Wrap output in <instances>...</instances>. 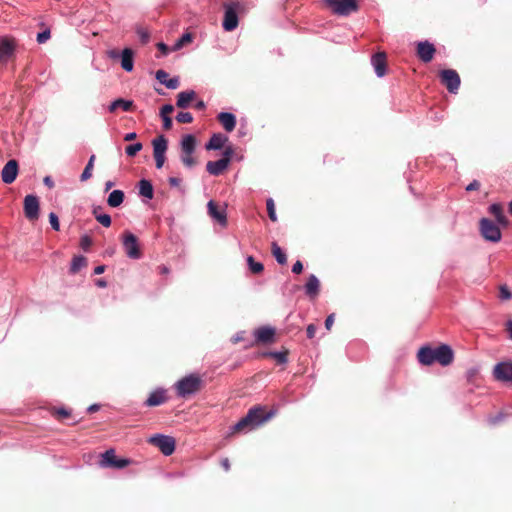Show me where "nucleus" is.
<instances>
[{"label": "nucleus", "instance_id": "f257e3e1", "mask_svg": "<svg viewBox=\"0 0 512 512\" xmlns=\"http://www.w3.org/2000/svg\"><path fill=\"white\" fill-rule=\"evenodd\" d=\"M271 416L272 412L264 414L261 407H253L249 409L245 417L233 425L232 430L237 432L251 431L269 420Z\"/></svg>", "mask_w": 512, "mask_h": 512}, {"label": "nucleus", "instance_id": "f03ea898", "mask_svg": "<svg viewBox=\"0 0 512 512\" xmlns=\"http://www.w3.org/2000/svg\"><path fill=\"white\" fill-rule=\"evenodd\" d=\"M202 385V379L198 374H189L179 379L174 387L180 398H187L197 393Z\"/></svg>", "mask_w": 512, "mask_h": 512}, {"label": "nucleus", "instance_id": "7ed1b4c3", "mask_svg": "<svg viewBox=\"0 0 512 512\" xmlns=\"http://www.w3.org/2000/svg\"><path fill=\"white\" fill-rule=\"evenodd\" d=\"M499 226L488 218H481L479 221V230L482 237L492 243H498L502 238Z\"/></svg>", "mask_w": 512, "mask_h": 512}, {"label": "nucleus", "instance_id": "20e7f679", "mask_svg": "<svg viewBox=\"0 0 512 512\" xmlns=\"http://www.w3.org/2000/svg\"><path fill=\"white\" fill-rule=\"evenodd\" d=\"M240 8V4L238 2H228L224 4V19L222 23V27L225 31H233L237 28L239 19H238V10Z\"/></svg>", "mask_w": 512, "mask_h": 512}, {"label": "nucleus", "instance_id": "39448f33", "mask_svg": "<svg viewBox=\"0 0 512 512\" xmlns=\"http://www.w3.org/2000/svg\"><path fill=\"white\" fill-rule=\"evenodd\" d=\"M332 12L339 16H348L358 10L356 0H324Z\"/></svg>", "mask_w": 512, "mask_h": 512}, {"label": "nucleus", "instance_id": "423d86ee", "mask_svg": "<svg viewBox=\"0 0 512 512\" xmlns=\"http://www.w3.org/2000/svg\"><path fill=\"white\" fill-rule=\"evenodd\" d=\"M122 245H123L125 254L128 258L134 259V260L141 258L142 253H141V250L139 247V242H138L137 237L133 233L127 231L123 234Z\"/></svg>", "mask_w": 512, "mask_h": 512}, {"label": "nucleus", "instance_id": "0eeeda50", "mask_svg": "<svg viewBox=\"0 0 512 512\" xmlns=\"http://www.w3.org/2000/svg\"><path fill=\"white\" fill-rule=\"evenodd\" d=\"M149 442L158 447L165 456L171 455L175 450V439L169 435L155 434L150 437Z\"/></svg>", "mask_w": 512, "mask_h": 512}, {"label": "nucleus", "instance_id": "6e6552de", "mask_svg": "<svg viewBox=\"0 0 512 512\" xmlns=\"http://www.w3.org/2000/svg\"><path fill=\"white\" fill-rule=\"evenodd\" d=\"M233 149L227 147L223 153V157L216 161H209L206 165V170L209 174L218 176L220 175L229 165Z\"/></svg>", "mask_w": 512, "mask_h": 512}, {"label": "nucleus", "instance_id": "1a4fd4ad", "mask_svg": "<svg viewBox=\"0 0 512 512\" xmlns=\"http://www.w3.org/2000/svg\"><path fill=\"white\" fill-rule=\"evenodd\" d=\"M441 81L446 86L447 90L455 94L457 93L460 86V77L455 70L445 69L440 73Z\"/></svg>", "mask_w": 512, "mask_h": 512}, {"label": "nucleus", "instance_id": "9d476101", "mask_svg": "<svg viewBox=\"0 0 512 512\" xmlns=\"http://www.w3.org/2000/svg\"><path fill=\"white\" fill-rule=\"evenodd\" d=\"M40 204L36 195L29 194L24 198V214L30 221H35L39 217Z\"/></svg>", "mask_w": 512, "mask_h": 512}, {"label": "nucleus", "instance_id": "9b49d317", "mask_svg": "<svg viewBox=\"0 0 512 512\" xmlns=\"http://www.w3.org/2000/svg\"><path fill=\"white\" fill-rule=\"evenodd\" d=\"M494 376L501 382L512 383V362L504 361L498 363L494 368Z\"/></svg>", "mask_w": 512, "mask_h": 512}, {"label": "nucleus", "instance_id": "f8f14e48", "mask_svg": "<svg viewBox=\"0 0 512 512\" xmlns=\"http://www.w3.org/2000/svg\"><path fill=\"white\" fill-rule=\"evenodd\" d=\"M18 175V162L14 159L9 160L1 171V179L5 184H11Z\"/></svg>", "mask_w": 512, "mask_h": 512}, {"label": "nucleus", "instance_id": "ddd939ff", "mask_svg": "<svg viewBox=\"0 0 512 512\" xmlns=\"http://www.w3.org/2000/svg\"><path fill=\"white\" fill-rule=\"evenodd\" d=\"M435 47L428 41H421L417 45V55L424 62L428 63L433 59Z\"/></svg>", "mask_w": 512, "mask_h": 512}, {"label": "nucleus", "instance_id": "4468645a", "mask_svg": "<svg viewBox=\"0 0 512 512\" xmlns=\"http://www.w3.org/2000/svg\"><path fill=\"white\" fill-rule=\"evenodd\" d=\"M14 40L8 37L0 38V61L7 62V60L13 55L15 50Z\"/></svg>", "mask_w": 512, "mask_h": 512}, {"label": "nucleus", "instance_id": "2eb2a0df", "mask_svg": "<svg viewBox=\"0 0 512 512\" xmlns=\"http://www.w3.org/2000/svg\"><path fill=\"white\" fill-rule=\"evenodd\" d=\"M274 336L275 329L270 326H261L254 331L255 340L259 343H271Z\"/></svg>", "mask_w": 512, "mask_h": 512}, {"label": "nucleus", "instance_id": "dca6fc26", "mask_svg": "<svg viewBox=\"0 0 512 512\" xmlns=\"http://www.w3.org/2000/svg\"><path fill=\"white\" fill-rule=\"evenodd\" d=\"M371 64L377 77H383L386 74V55L383 52L376 53L371 58Z\"/></svg>", "mask_w": 512, "mask_h": 512}, {"label": "nucleus", "instance_id": "f3484780", "mask_svg": "<svg viewBox=\"0 0 512 512\" xmlns=\"http://www.w3.org/2000/svg\"><path fill=\"white\" fill-rule=\"evenodd\" d=\"M208 214L222 227L227 225V216L225 210H219L213 200H210L207 204Z\"/></svg>", "mask_w": 512, "mask_h": 512}, {"label": "nucleus", "instance_id": "a211bd4d", "mask_svg": "<svg viewBox=\"0 0 512 512\" xmlns=\"http://www.w3.org/2000/svg\"><path fill=\"white\" fill-rule=\"evenodd\" d=\"M166 400V391L162 388H157L150 393L144 404L148 407H154L165 403Z\"/></svg>", "mask_w": 512, "mask_h": 512}, {"label": "nucleus", "instance_id": "6ab92c4d", "mask_svg": "<svg viewBox=\"0 0 512 512\" xmlns=\"http://www.w3.org/2000/svg\"><path fill=\"white\" fill-rule=\"evenodd\" d=\"M488 211L491 215L495 217V220L498 225L502 227H507L509 221L507 217L504 215L502 205L500 203H493L489 206Z\"/></svg>", "mask_w": 512, "mask_h": 512}, {"label": "nucleus", "instance_id": "aec40b11", "mask_svg": "<svg viewBox=\"0 0 512 512\" xmlns=\"http://www.w3.org/2000/svg\"><path fill=\"white\" fill-rule=\"evenodd\" d=\"M439 364L442 366L449 365L454 358V353L452 348L447 344H442L437 347Z\"/></svg>", "mask_w": 512, "mask_h": 512}, {"label": "nucleus", "instance_id": "412c9836", "mask_svg": "<svg viewBox=\"0 0 512 512\" xmlns=\"http://www.w3.org/2000/svg\"><path fill=\"white\" fill-rule=\"evenodd\" d=\"M218 120L227 132H232L236 126V117L231 112H221L218 114Z\"/></svg>", "mask_w": 512, "mask_h": 512}, {"label": "nucleus", "instance_id": "4be33fe9", "mask_svg": "<svg viewBox=\"0 0 512 512\" xmlns=\"http://www.w3.org/2000/svg\"><path fill=\"white\" fill-rule=\"evenodd\" d=\"M121 67L126 72H131L134 68V52L131 48H124L121 52Z\"/></svg>", "mask_w": 512, "mask_h": 512}, {"label": "nucleus", "instance_id": "5701e85b", "mask_svg": "<svg viewBox=\"0 0 512 512\" xmlns=\"http://www.w3.org/2000/svg\"><path fill=\"white\" fill-rule=\"evenodd\" d=\"M156 79L168 89H176L179 86V79L173 77L168 79V73L162 69L158 70L155 74Z\"/></svg>", "mask_w": 512, "mask_h": 512}, {"label": "nucleus", "instance_id": "b1692460", "mask_svg": "<svg viewBox=\"0 0 512 512\" xmlns=\"http://www.w3.org/2000/svg\"><path fill=\"white\" fill-rule=\"evenodd\" d=\"M227 141H228L227 136H225L221 133H216L211 136L208 143H206L205 148L207 150H220L223 148V146L225 145V143Z\"/></svg>", "mask_w": 512, "mask_h": 512}, {"label": "nucleus", "instance_id": "393cba45", "mask_svg": "<svg viewBox=\"0 0 512 512\" xmlns=\"http://www.w3.org/2000/svg\"><path fill=\"white\" fill-rule=\"evenodd\" d=\"M320 282L319 279L311 274L305 284V293L311 298H314L319 293Z\"/></svg>", "mask_w": 512, "mask_h": 512}, {"label": "nucleus", "instance_id": "a878e982", "mask_svg": "<svg viewBox=\"0 0 512 512\" xmlns=\"http://www.w3.org/2000/svg\"><path fill=\"white\" fill-rule=\"evenodd\" d=\"M196 93L194 90H186L182 91L177 96L176 106L178 108H188L190 105V102L195 98Z\"/></svg>", "mask_w": 512, "mask_h": 512}, {"label": "nucleus", "instance_id": "bb28decb", "mask_svg": "<svg viewBox=\"0 0 512 512\" xmlns=\"http://www.w3.org/2000/svg\"><path fill=\"white\" fill-rule=\"evenodd\" d=\"M433 355V348L423 346L418 351V361L423 365H431L434 363Z\"/></svg>", "mask_w": 512, "mask_h": 512}, {"label": "nucleus", "instance_id": "cd10ccee", "mask_svg": "<svg viewBox=\"0 0 512 512\" xmlns=\"http://www.w3.org/2000/svg\"><path fill=\"white\" fill-rule=\"evenodd\" d=\"M181 152L194 153L196 149V139L192 134H186L181 139Z\"/></svg>", "mask_w": 512, "mask_h": 512}, {"label": "nucleus", "instance_id": "c85d7f7f", "mask_svg": "<svg viewBox=\"0 0 512 512\" xmlns=\"http://www.w3.org/2000/svg\"><path fill=\"white\" fill-rule=\"evenodd\" d=\"M139 194L146 199L151 200L154 196V189L152 183L147 179L139 181Z\"/></svg>", "mask_w": 512, "mask_h": 512}, {"label": "nucleus", "instance_id": "c756f323", "mask_svg": "<svg viewBox=\"0 0 512 512\" xmlns=\"http://www.w3.org/2000/svg\"><path fill=\"white\" fill-rule=\"evenodd\" d=\"M124 201V192L122 190H113L107 199V204L110 207L116 208L119 207Z\"/></svg>", "mask_w": 512, "mask_h": 512}, {"label": "nucleus", "instance_id": "7c9ffc66", "mask_svg": "<svg viewBox=\"0 0 512 512\" xmlns=\"http://www.w3.org/2000/svg\"><path fill=\"white\" fill-rule=\"evenodd\" d=\"M154 154H165L168 146L165 136L160 135L152 141Z\"/></svg>", "mask_w": 512, "mask_h": 512}, {"label": "nucleus", "instance_id": "2f4dec72", "mask_svg": "<svg viewBox=\"0 0 512 512\" xmlns=\"http://www.w3.org/2000/svg\"><path fill=\"white\" fill-rule=\"evenodd\" d=\"M133 106V101L118 98L109 105V111L114 112L116 109L121 108L123 111H129Z\"/></svg>", "mask_w": 512, "mask_h": 512}, {"label": "nucleus", "instance_id": "473e14b6", "mask_svg": "<svg viewBox=\"0 0 512 512\" xmlns=\"http://www.w3.org/2000/svg\"><path fill=\"white\" fill-rule=\"evenodd\" d=\"M97 210H102L100 206L93 207L92 213L95 219L102 224L104 227H109L111 225V216L109 214H97Z\"/></svg>", "mask_w": 512, "mask_h": 512}, {"label": "nucleus", "instance_id": "72a5a7b5", "mask_svg": "<svg viewBox=\"0 0 512 512\" xmlns=\"http://www.w3.org/2000/svg\"><path fill=\"white\" fill-rule=\"evenodd\" d=\"M272 253H273V256L275 257L276 261L279 264H281V265L286 264L287 256H286L285 252L280 248V246L276 242L272 243Z\"/></svg>", "mask_w": 512, "mask_h": 512}, {"label": "nucleus", "instance_id": "f704fd0d", "mask_svg": "<svg viewBox=\"0 0 512 512\" xmlns=\"http://www.w3.org/2000/svg\"><path fill=\"white\" fill-rule=\"evenodd\" d=\"M87 263V260L84 256L78 255L73 257L70 265V272L77 273L81 268H83Z\"/></svg>", "mask_w": 512, "mask_h": 512}, {"label": "nucleus", "instance_id": "c9c22d12", "mask_svg": "<svg viewBox=\"0 0 512 512\" xmlns=\"http://www.w3.org/2000/svg\"><path fill=\"white\" fill-rule=\"evenodd\" d=\"M95 155H91L88 163L86 164L84 171L80 175V181L84 182L92 177V170L94 167Z\"/></svg>", "mask_w": 512, "mask_h": 512}, {"label": "nucleus", "instance_id": "e433bc0d", "mask_svg": "<svg viewBox=\"0 0 512 512\" xmlns=\"http://www.w3.org/2000/svg\"><path fill=\"white\" fill-rule=\"evenodd\" d=\"M192 41V35L190 33H184L172 46V51L180 50L186 43Z\"/></svg>", "mask_w": 512, "mask_h": 512}, {"label": "nucleus", "instance_id": "4c0bfd02", "mask_svg": "<svg viewBox=\"0 0 512 512\" xmlns=\"http://www.w3.org/2000/svg\"><path fill=\"white\" fill-rule=\"evenodd\" d=\"M193 154L194 153L181 152L180 159L185 167L192 168L196 164Z\"/></svg>", "mask_w": 512, "mask_h": 512}, {"label": "nucleus", "instance_id": "58836bf2", "mask_svg": "<svg viewBox=\"0 0 512 512\" xmlns=\"http://www.w3.org/2000/svg\"><path fill=\"white\" fill-rule=\"evenodd\" d=\"M247 264L251 272L258 274L264 270V266L260 262H256L252 256L247 257Z\"/></svg>", "mask_w": 512, "mask_h": 512}, {"label": "nucleus", "instance_id": "ea45409f", "mask_svg": "<svg viewBox=\"0 0 512 512\" xmlns=\"http://www.w3.org/2000/svg\"><path fill=\"white\" fill-rule=\"evenodd\" d=\"M102 464L105 466L113 467L114 460H116L115 452L113 449L107 450L103 455Z\"/></svg>", "mask_w": 512, "mask_h": 512}, {"label": "nucleus", "instance_id": "a19ab883", "mask_svg": "<svg viewBox=\"0 0 512 512\" xmlns=\"http://www.w3.org/2000/svg\"><path fill=\"white\" fill-rule=\"evenodd\" d=\"M142 147V143L136 142L134 144L128 145L125 148V153L128 157H134L142 149Z\"/></svg>", "mask_w": 512, "mask_h": 512}, {"label": "nucleus", "instance_id": "79ce46f5", "mask_svg": "<svg viewBox=\"0 0 512 512\" xmlns=\"http://www.w3.org/2000/svg\"><path fill=\"white\" fill-rule=\"evenodd\" d=\"M266 206H267L268 216H269L270 220L273 221V222H276L277 221V216H276V212H275L274 201H273L272 198H269L267 200Z\"/></svg>", "mask_w": 512, "mask_h": 512}, {"label": "nucleus", "instance_id": "37998d69", "mask_svg": "<svg viewBox=\"0 0 512 512\" xmlns=\"http://www.w3.org/2000/svg\"><path fill=\"white\" fill-rule=\"evenodd\" d=\"M266 355L275 358L279 364H285L288 361L287 355L285 352L275 351V352H269Z\"/></svg>", "mask_w": 512, "mask_h": 512}, {"label": "nucleus", "instance_id": "c03bdc74", "mask_svg": "<svg viewBox=\"0 0 512 512\" xmlns=\"http://www.w3.org/2000/svg\"><path fill=\"white\" fill-rule=\"evenodd\" d=\"M176 120L179 123H191L193 121V116L190 112H179L176 115Z\"/></svg>", "mask_w": 512, "mask_h": 512}, {"label": "nucleus", "instance_id": "a18cd8bd", "mask_svg": "<svg viewBox=\"0 0 512 512\" xmlns=\"http://www.w3.org/2000/svg\"><path fill=\"white\" fill-rule=\"evenodd\" d=\"M499 298L501 300H510L512 298V292L506 285H502L499 290Z\"/></svg>", "mask_w": 512, "mask_h": 512}, {"label": "nucleus", "instance_id": "49530a36", "mask_svg": "<svg viewBox=\"0 0 512 512\" xmlns=\"http://www.w3.org/2000/svg\"><path fill=\"white\" fill-rule=\"evenodd\" d=\"M136 33H137L140 41L143 44H145L149 41V39H150L149 32L147 30H145L144 28H141V27L137 28Z\"/></svg>", "mask_w": 512, "mask_h": 512}, {"label": "nucleus", "instance_id": "de8ad7c7", "mask_svg": "<svg viewBox=\"0 0 512 512\" xmlns=\"http://www.w3.org/2000/svg\"><path fill=\"white\" fill-rule=\"evenodd\" d=\"M51 37V33L49 29H46L37 34L36 40L39 44H43L48 41Z\"/></svg>", "mask_w": 512, "mask_h": 512}, {"label": "nucleus", "instance_id": "09e8293b", "mask_svg": "<svg viewBox=\"0 0 512 512\" xmlns=\"http://www.w3.org/2000/svg\"><path fill=\"white\" fill-rule=\"evenodd\" d=\"M49 222H50V225L53 228V230L59 231L60 223H59V219H58V216L56 215V213L51 212L49 214Z\"/></svg>", "mask_w": 512, "mask_h": 512}, {"label": "nucleus", "instance_id": "8fccbe9b", "mask_svg": "<svg viewBox=\"0 0 512 512\" xmlns=\"http://www.w3.org/2000/svg\"><path fill=\"white\" fill-rule=\"evenodd\" d=\"M129 464H130V460L127 458H120V459L116 458V460H114L113 467L122 469V468H125L126 466H128Z\"/></svg>", "mask_w": 512, "mask_h": 512}, {"label": "nucleus", "instance_id": "3c124183", "mask_svg": "<svg viewBox=\"0 0 512 512\" xmlns=\"http://www.w3.org/2000/svg\"><path fill=\"white\" fill-rule=\"evenodd\" d=\"M92 244V240L89 236L84 235L80 239V246L83 250H88Z\"/></svg>", "mask_w": 512, "mask_h": 512}, {"label": "nucleus", "instance_id": "603ef678", "mask_svg": "<svg viewBox=\"0 0 512 512\" xmlns=\"http://www.w3.org/2000/svg\"><path fill=\"white\" fill-rule=\"evenodd\" d=\"M157 169H161L165 162V154H154Z\"/></svg>", "mask_w": 512, "mask_h": 512}, {"label": "nucleus", "instance_id": "864d4df0", "mask_svg": "<svg viewBox=\"0 0 512 512\" xmlns=\"http://www.w3.org/2000/svg\"><path fill=\"white\" fill-rule=\"evenodd\" d=\"M174 107L171 104H165L160 109V116H169L171 112H173Z\"/></svg>", "mask_w": 512, "mask_h": 512}, {"label": "nucleus", "instance_id": "5fc2aeb1", "mask_svg": "<svg viewBox=\"0 0 512 512\" xmlns=\"http://www.w3.org/2000/svg\"><path fill=\"white\" fill-rule=\"evenodd\" d=\"M503 418H504V414L503 413H499L496 416H490L487 419V421H488V423L490 425H495V424L499 423Z\"/></svg>", "mask_w": 512, "mask_h": 512}, {"label": "nucleus", "instance_id": "6e6d98bb", "mask_svg": "<svg viewBox=\"0 0 512 512\" xmlns=\"http://www.w3.org/2000/svg\"><path fill=\"white\" fill-rule=\"evenodd\" d=\"M480 188V183L479 181L477 180H473L471 183H469L467 186H466V191L470 192V191H475V190H478Z\"/></svg>", "mask_w": 512, "mask_h": 512}, {"label": "nucleus", "instance_id": "4d7b16f0", "mask_svg": "<svg viewBox=\"0 0 512 512\" xmlns=\"http://www.w3.org/2000/svg\"><path fill=\"white\" fill-rule=\"evenodd\" d=\"M163 121V128L166 130L171 129L172 127V119L170 116H161Z\"/></svg>", "mask_w": 512, "mask_h": 512}, {"label": "nucleus", "instance_id": "13d9d810", "mask_svg": "<svg viewBox=\"0 0 512 512\" xmlns=\"http://www.w3.org/2000/svg\"><path fill=\"white\" fill-rule=\"evenodd\" d=\"M306 332H307V337L309 339L314 338L315 333H316V326L314 324H309L307 326Z\"/></svg>", "mask_w": 512, "mask_h": 512}, {"label": "nucleus", "instance_id": "bf43d9fd", "mask_svg": "<svg viewBox=\"0 0 512 512\" xmlns=\"http://www.w3.org/2000/svg\"><path fill=\"white\" fill-rule=\"evenodd\" d=\"M303 270V264L301 261H296L292 266V272L295 274L301 273Z\"/></svg>", "mask_w": 512, "mask_h": 512}, {"label": "nucleus", "instance_id": "052dcab7", "mask_svg": "<svg viewBox=\"0 0 512 512\" xmlns=\"http://www.w3.org/2000/svg\"><path fill=\"white\" fill-rule=\"evenodd\" d=\"M157 48L162 52L163 55H167L170 51H172L165 43L160 42L157 44Z\"/></svg>", "mask_w": 512, "mask_h": 512}, {"label": "nucleus", "instance_id": "680f3d73", "mask_svg": "<svg viewBox=\"0 0 512 512\" xmlns=\"http://www.w3.org/2000/svg\"><path fill=\"white\" fill-rule=\"evenodd\" d=\"M244 334H245V332H244V331H240V332L236 333V334L232 337V339H231V340H232V342H233L234 344H236V343H238V342L242 341V340L244 339Z\"/></svg>", "mask_w": 512, "mask_h": 512}, {"label": "nucleus", "instance_id": "e2e57ef3", "mask_svg": "<svg viewBox=\"0 0 512 512\" xmlns=\"http://www.w3.org/2000/svg\"><path fill=\"white\" fill-rule=\"evenodd\" d=\"M168 182H169L170 186H172V187H178V186H180V184H181V179H180V178H178V177H170V178L168 179Z\"/></svg>", "mask_w": 512, "mask_h": 512}, {"label": "nucleus", "instance_id": "0e129e2a", "mask_svg": "<svg viewBox=\"0 0 512 512\" xmlns=\"http://www.w3.org/2000/svg\"><path fill=\"white\" fill-rule=\"evenodd\" d=\"M334 323V314H330L327 316L326 320H325V327L329 330L331 328V326L333 325Z\"/></svg>", "mask_w": 512, "mask_h": 512}, {"label": "nucleus", "instance_id": "69168bd1", "mask_svg": "<svg viewBox=\"0 0 512 512\" xmlns=\"http://www.w3.org/2000/svg\"><path fill=\"white\" fill-rule=\"evenodd\" d=\"M107 55H108V57H109V58H111V59H118V58H120V57H121V53H119V52H118V51H116V50H109V51L107 52Z\"/></svg>", "mask_w": 512, "mask_h": 512}, {"label": "nucleus", "instance_id": "338daca9", "mask_svg": "<svg viewBox=\"0 0 512 512\" xmlns=\"http://www.w3.org/2000/svg\"><path fill=\"white\" fill-rule=\"evenodd\" d=\"M56 413L61 417H68L70 415V412L65 408H58Z\"/></svg>", "mask_w": 512, "mask_h": 512}, {"label": "nucleus", "instance_id": "774afa93", "mask_svg": "<svg viewBox=\"0 0 512 512\" xmlns=\"http://www.w3.org/2000/svg\"><path fill=\"white\" fill-rule=\"evenodd\" d=\"M506 327L509 334V338L512 340V320L507 321Z\"/></svg>", "mask_w": 512, "mask_h": 512}]
</instances>
